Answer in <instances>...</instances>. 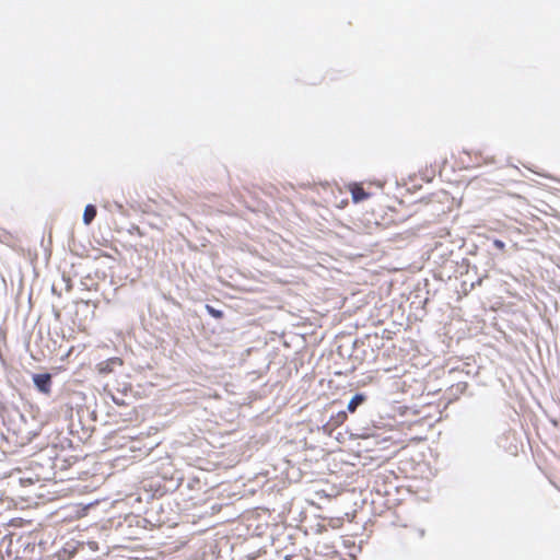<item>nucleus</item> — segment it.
Listing matches in <instances>:
<instances>
[{"mask_svg":"<svg viewBox=\"0 0 560 560\" xmlns=\"http://www.w3.org/2000/svg\"><path fill=\"white\" fill-rule=\"evenodd\" d=\"M33 382L40 393L46 395L50 394L51 375L49 373L34 374Z\"/></svg>","mask_w":560,"mask_h":560,"instance_id":"f257e3e1","label":"nucleus"},{"mask_svg":"<svg viewBox=\"0 0 560 560\" xmlns=\"http://www.w3.org/2000/svg\"><path fill=\"white\" fill-rule=\"evenodd\" d=\"M349 191L351 192L354 202H361L370 197V194L364 190L361 184H350Z\"/></svg>","mask_w":560,"mask_h":560,"instance_id":"f03ea898","label":"nucleus"},{"mask_svg":"<svg viewBox=\"0 0 560 560\" xmlns=\"http://www.w3.org/2000/svg\"><path fill=\"white\" fill-rule=\"evenodd\" d=\"M348 419V415L346 411H339L337 415L331 416L328 422L334 429L343 424Z\"/></svg>","mask_w":560,"mask_h":560,"instance_id":"7ed1b4c3","label":"nucleus"},{"mask_svg":"<svg viewBox=\"0 0 560 560\" xmlns=\"http://www.w3.org/2000/svg\"><path fill=\"white\" fill-rule=\"evenodd\" d=\"M364 400L365 396L363 394L354 395L347 406L348 411L353 413Z\"/></svg>","mask_w":560,"mask_h":560,"instance_id":"20e7f679","label":"nucleus"},{"mask_svg":"<svg viewBox=\"0 0 560 560\" xmlns=\"http://www.w3.org/2000/svg\"><path fill=\"white\" fill-rule=\"evenodd\" d=\"M96 217V208L93 205H88L83 212V222L89 225Z\"/></svg>","mask_w":560,"mask_h":560,"instance_id":"39448f33","label":"nucleus"},{"mask_svg":"<svg viewBox=\"0 0 560 560\" xmlns=\"http://www.w3.org/2000/svg\"><path fill=\"white\" fill-rule=\"evenodd\" d=\"M206 308H207L208 313H209L212 317H214V318H222V317H223V312H222V311L215 310V308H213V307H212V306H210V305H207V306H206Z\"/></svg>","mask_w":560,"mask_h":560,"instance_id":"423d86ee","label":"nucleus"},{"mask_svg":"<svg viewBox=\"0 0 560 560\" xmlns=\"http://www.w3.org/2000/svg\"><path fill=\"white\" fill-rule=\"evenodd\" d=\"M493 246L500 250H504L505 244L501 240H494Z\"/></svg>","mask_w":560,"mask_h":560,"instance_id":"0eeeda50","label":"nucleus"}]
</instances>
